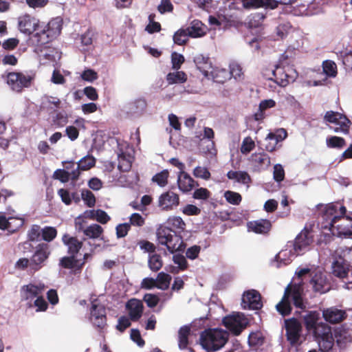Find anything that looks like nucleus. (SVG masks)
Here are the masks:
<instances>
[{"label": "nucleus", "instance_id": "obj_1", "mask_svg": "<svg viewBox=\"0 0 352 352\" xmlns=\"http://www.w3.org/2000/svg\"><path fill=\"white\" fill-rule=\"evenodd\" d=\"M222 324L227 329L209 328L201 333L199 344L208 352L217 351L227 343L229 333L239 336L248 326L249 321L242 312H233L223 318Z\"/></svg>", "mask_w": 352, "mask_h": 352}, {"label": "nucleus", "instance_id": "obj_2", "mask_svg": "<svg viewBox=\"0 0 352 352\" xmlns=\"http://www.w3.org/2000/svg\"><path fill=\"white\" fill-rule=\"evenodd\" d=\"M317 207H324L322 213L321 228L328 229L331 234L340 238H351L352 236V218H342L338 215V204L330 203L324 206L322 204Z\"/></svg>", "mask_w": 352, "mask_h": 352}, {"label": "nucleus", "instance_id": "obj_3", "mask_svg": "<svg viewBox=\"0 0 352 352\" xmlns=\"http://www.w3.org/2000/svg\"><path fill=\"white\" fill-rule=\"evenodd\" d=\"M63 23V19L60 16L53 18L46 25L41 26V30L35 32L30 38V41L36 47L35 52L40 53V55L47 60H56V55L48 52L50 47L47 45L60 34Z\"/></svg>", "mask_w": 352, "mask_h": 352}, {"label": "nucleus", "instance_id": "obj_4", "mask_svg": "<svg viewBox=\"0 0 352 352\" xmlns=\"http://www.w3.org/2000/svg\"><path fill=\"white\" fill-rule=\"evenodd\" d=\"M302 296L303 292L300 287L295 286L289 291L286 289L282 300L276 305L277 311L283 316H287L292 313L293 305L296 309H300L295 311L296 318H298L307 311Z\"/></svg>", "mask_w": 352, "mask_h": 352}, {"label": "nucleus", "instance_id": "obj_5", "mask_svg": "<svg viewBox=\"0 0 352 352\" xmlns=\"http://www.w3.org/2000/svg\"><path fill=\"white\" fill-rule=\"evenodd\" d=\"M295 274L298 278H302V276H308L309 284L315 293L323 294L331 289L332 285L330 279L318 268L314 270L308 267L298 268Z\"/></svg>", "mask_w": 352, "mask_h": 352}, {"label": "nucleus", "instance_id": "obj_6", "mask_svg": "<svg viewBox=\"0 0 352 352\" xmlns=\"http://www.w3.org/2000/svg\"><path fill=\"white\" fill-rule=\"evenodd\" d=\"M156 236L160 244L166 247L170 254L178 252L183 253L186 248L181 235L171 228L166 226H160L156 232Z\"/></svg>", "mask_w": 352, "mask_h": 352}, {"label": "nucleus", "instance_id": "obj_7", "mask_svg": "<svg viewBox=\"0 0 352 352\" xmlns=\"http://www.w3.org/2000/svg\"><path fill=\"white\" fill-rule=\"evenodd\" d=\"M88 319L99 333H103L107 326L105 307L100 303L92 302Z\"/></svg>", "mask_w": 352, "mask_h": 352}, {"label": "nucleus", "instance_id": "obj_8", "mask_svg": "<svg viewBox=\"0 0 352 352\" xmlns=\"http://www.w3.org/2000/svg\"><path fill=\"white\" fill-rule=\"evenodd\" d=\"M285 328L287 341L292 346H299L301 344L300 336L302 322L296 317L285 320Z\"/></svg>", "mask_w": 352, "mask_h": 352}, {"label": "nucleus", "instance_id": "obj_9", "mask_svg": "<svg viewBox=\"0 0 352 352\" xmlns=\"http://www.w3.org/2000/svg\"><path fill=\"white\" fill-rule=\"evenodd\" d=\"M33 80L32 76L21 72H12L7 75V83L16 92H21L23 88L30 87Z\"/></svg>", "mask_w": 352, "mask_h": 352}, {"label": "nucleus", "instance_id": "obj_10", "mask_svg": "<svg viewBox=\"0 0 352 352\" xmlns=\"http://www.w3.org/2000/svg\"><path fill=\"white\" fill-rule=\"evenodd\" d=\"M320 329L314 337L318 342L319 350L320 352H337L336 349L334 347V338L333 332L330 327H320Z\"/></svg>", "mask_w": 352, "mask_h": 352}, {"label": "nucleus", "instance_id": "obj_11", "mask_svg": "<svg viewBox=\"0 0 352 352\" xmlns=\"http://www.w3.org/2000/svg\"><path fill=\"white\" fill-rule=\"evenodd\" d=\"M50 255V245L46 243H40L30 257V270L34 272L39 270L44 265Z\"/></svg>", "mask_w": 352, "mask_h": 352}, {"label": "nucleus", "instance_id": "obj_12", "mask_svg": "<svg viewBox=\"0 0 352 352\" xmlns=\"http://www.w3.org/2000/svg\"><path fill=\"white\" fill-rule=\"evenodd\" d=\"M298 318H302L307 330L308 332L312 333L313 336L318 333V330H321L320 327H329L320 321V314L318 311H307Z\"/></svg>", "mask_w": 352, "mask_h": 352}, {"label": "nucleus", "instance_id": "obj_13", "mask_svg": "<svg viewBox=\"0 0 352 352\" xmlns=\"http://www.w3.org/2000/svg\"><path fill=\"white\" fill-rule=\"evenodd\" d=\"M313 242L310 230L305 228L295 238L294 241H288L287 246L294 248V251L300 255L308 249Z\"/></svg>", "mask_w": 352, "mask_h": 352}, {"label": "nucleus", "instance_id": "obj_14", "mask_svg": "<svg viewBox=\"0 0 352 352\" xmlns=\"http://www.w3.org/2000/svg\"><path fill=\"white\" fill-rule=\"evenodd\" d=\"M18 29L20 32L26 36L34 34V32L41 30V24L38 19L30 14H25L18 18Z\"/></svg>", "mask_w": 352, "mask_h": 352}, {"label": "nucleus", "instance_id": "obj_15", "mask_svg": "<svg viewBox=\"0 0 352 352\" xmlns=\"http://www.w3.org/2000/svg\"><path fill=\"white\" fill-rule=\"evenodd\" d=\"M241 306L243 309H261L263 307V303L260 293L255 289L244 292L241 299Z\"/></svg>", "mask_w": 352, "mask_h": 352}, {"label": "nucleus", "instance_id": "obj_16", "mask_svg": "<svg viewBox=\"0 0 352 352\" xmlns=\"http://www.w3.org/2000/svg\"><path fill=\"white\" fill-rule=\"evenodd\" d=\"M45 289V285L43 283L37 285L30 283L22 286L20 294L22 300L29 301L28 302V307H32V301L35 298H37L40 294L43 292Z\"/></svg>", "mask_w": 352, "mask_h": 352}, {"label": "nucleus", "instance_id": "obj_17", "mask_svg": "<svg viewBox=\"0 0 352 352\" xmlns=\"http://www.w3.org/2000/svg\"><path fill=\"white\" fill-rule=\"evenodd\" d=\"M300 255L294 251V248L285 245V248L280 251L274 257V261L276 262V267L279 268L283 265L289 264L294 258Z\"/></svg>", "mask_w": 352, "mask_h": 352}, {"label": "nucleus", "instance_id": "obj_18", "mask_svg": "<svg viewBox=\"0 0 352 352\" xmlns=\"http://www.w3.org/2000/svg\"><path fill=\"white\" fill-rule=\"evenodd\" d=\"M177 182L178 188L184 193H188L199 186L198 182L184 170L179 172Z\"/></svg>", "mask_w": 352, "mask_h": 352}, {"label": "nucleus", "instance_id": "obj_19", "mask_svg": "<svg viewBox=\"0 0 352 352\" xmlns=\"http://www.w3.org/2000/svg\"><path fill=\"white\" fill-rule=\"evenodd\" d=\"M147 103L145 99L138 98L129 102L124 107V111L131 118L140 116L146 110Z\"/></svg>", "mask_w": 352, "mask_h": 352}, {"label": "nucleus", "instance_id": "obj_20", "mask_svg": "<svg viewBox=\"0 0 352 352\" xmlns=\"http://www.w3.org/2000/svg\"><path fill=\"white\" fill-rule=\"evenodd\" d=\"M126 309L129 311V316L132 321H138L142 316L144 311L143 302L138 299L131 298L126 303Z\"/></svg>", "mask_w": 352, "mask_h": 352}, {"label": "nucleus", "instance_id": "obj_21", "mask_svg": "<svg viewBox=\"0 0 352 352\" xmlns=\"http://www.w3.org/2000/svg\"><path fill=\"white\" fill-rule=\"evenodd\" d=\"M322 316L326 322L335 324L344 320L346 317V313L344 310L331 307L323 310Z\"/></svg>", "mask_w": 352, "mask_h": 352}, {"label": "nucleus", "instance_id": "obj_22", "mask_svg": "<svg viewBox=\"0 0 352 352\" xmlns=\"http://www.w3.org/2000/svg\"><path fill=\"white\" fill-rule=\"evenodd\" d=\"M247 228L249 232L256 234H267L272 228V223L267 219H261L247 223Z\"/></svg>", "mask_w": 352, "mask_h": 352}, {"label": "nucleus", "instance_id": "obj_23", "mask_svg": "<svg viewBox=\"0 0 352 352\" xmlns=\"http://www.w3.org/2000/svg\"><path fill=\"white\" fill-rule=\"evenodd\" d=\"M333 274L340 278L349 279V265L342 256H339L332 263Z\"/></svg>", "mask_w": 352, "mask_h": 352}, {"label": "nucleus", "instance_id": "obj_24", "mask_svg": "<svg viewBox=\"0 0 352 352\" xmlns=\"http://www.w3.org/2000/svg\"><path fill=\"white\" fill-rule=\"evenodd\" d=\"M179 203L178 195L172 191L166 192L159 197V206L163 210L171 209L173 206H178Z\"/></svg>", "mask_w": 352, "mask_h": 352}, {"label": "nucleus", "instance_id": "obj_25", "mask_svg": "<svg viewBox=\"0 0 352 352\" xmlns=\"http://www.w3.org/2000/svg\"><path fill=\"white\" fill-rule=\"evenodd\" d=\"M333 336L340 349H344L351 342V336L349 331L343 326L333 329Z\"/></svg>", "mask_w": 352, "mask_h": 352}, {"label": "nucleus", "instance_id": "obj_26", "mask_svg": "<svg viewBox=\"0 0 352 352\" xmlns=\"http://www.w3.org/2000/svg\"><path fill=\"white\" fill-rule=\"evenodd\" d=\"M63 243L67 247V253L69 255L76 256L79 250L82 247V241L76 239V237L72 236L68 234H65L62 237Z\"/></svg>", "mask_w": 352, "mask_h": 352}, {"label": "nucleus", "instance_id": "obj_27", "mask_svg": "<svg viewBox=\"0 0 352 352\" xmlns=\"http://www.w3.org/2000/svg\"><path fill=\"white\" fill-rule=\"evenodd\" d=\"M193 61L197 68L203 74V75L209 78L212 76L214 78L212 72H209L208 69L212 68V63L208 56H205L203 54H198L194 57Z\"/></svg>", "mask_w": 352, "mask_h": 352}, {"label": "nucleus", "instance_id": "obj_28", "mask_svg": "<svg viewBox=\"0 0 352 352\" xmlns=\"http://www.w3.org/2000/svg\"><path fill=\"white\" fill-rule=\"evenodd\" d=\"M272 74L275 78L274 82L283 87H286L295 80L293 76L286 73L283 68L278 65L274 70H272Z\"/></svg>", "mask_w": 352, "mask_h": 352}, {"label": "nucleus", "instance_id": "obj_29", "mask_svg": "<svg viewBox=\"0 0 352 352\" xmlns=\"http://www.w3.org/2000/svg\"><path fill=\"white\" fill-rule=\"evenodd\" d=\"M190 327L188 324L181 327L178 331V346L180 349H185L188 344V336Z\"/></svg>", "mask_w": 352, "mask_h": 352}, {"label": "nucleus", "instance_id": "obj_30", "mask_svg": "<svg viewBox=\"0 0 352 352\" xmlns=\"http://www.w3.org/2000/svg\"><path fill=\"white\" fill-rule=\"evenodd\" d=\"M203 26L204 24L201 21L195 19L191 22L190 25L186 29L189 31L191 38H198L205 34Z\"/></svg>", "mask_w": 352, "mask_h": 352}, {"label": "nucleus", "instance_id": "obj_31", "mask_svg": "<svg viewBox=\"0 0 352 352\" xmlns=\"http://www.w3.org/2000/svg\"><path fill=\"white\" fill-rule=\"evenodd\" d=\"M166 80L169 85L181 84L187 80V76L182 71L175 70V72H169L166 75Z\"/></svg>", "mask_w": 352, "mask_h": 352}, {"label": "nucleus", "instance_id": "obj_32", "mask_svg": "<svg viewBox=\"0 0 352 352\" xmlns=\"http://www.w3.org/2000/svg\"><path fill=\"white\" fill-rule=\"evenodd\" d=\"M155 279H156L157 289L166 290L170 286L172 277L166 272H160Z\"/></svg>", "mask_w": 352, "mask_h": 352}, {"label": "nucleus", "instance_id": "obj_33", "mask_svg": "<svg viewBox=\"0 0 352 352\" xmlns=\"http://www.w3.org/2000/svg\"><path fill=\"white\" fill-rule=\"evenodd\" d=\"M250 160L253 163L257 164L259 166L258 168L263 166L267 168L270 165V158L269 155L264 152L252 154Z\"/></svg>", "mask_w": 352, "mask_h": 352}, {"label": "nucleus", "instance_id": "obj_34", "mask_svg": "<svg viewBox=\"0 0 352 352\" xmlns=\"http://www.w3.org/2000/svg\"><path fill=\"white\" fill-rule=\"evenodd\" d=\"M267 11L265 10L263 12H256L251 14L249 20V26L250 28H256L262 25L264 19L266 18Z\"/></svg>", "mask_w": 352, "mask_h": 352}, {"label": "nucleus", "instance_id": "obj_35", "mask_svg": "<svg viewBox=\"0 0 352 352\" xmlns=\"http://www.w3.org/2000/svg\"><path fill=\"white\" fill-rule=\"evenodd\" d=\"M10 217L6 218L4 215L0 216V229L3 230H7L10 233H14L17 231L20 228L23 226V222L19 220H15L17 223H16V226H14V228L13 227H10V221H9Z\"/></svg>", "mask_w": 352, "mask_h": 352}, {"label": "nucleus", "instance_id": "obj_36", "mask_svg": "<svg viewBox=\"0 0 352 352\" xmlns=\"http://www.w3.org/2000/svg\"><path fill=\"white\" fill-rule=\"evenodd\" d=\"M103 232V228L97 223H92L85 228L84 235L89 239H97Z\"/></svg>", "mask_w": 352, "mask_h": 352}, {"label": "nucleus", "instance_id": "obj_37", "mask_svg": "<svg viewBox=\"0 0 352 352\" xmlns=\"http://www.w3.org/2000/svg\"><path fill=\"white\" fill-rule=\"evenodd\" d=\"M148 265L151 271H159L163 265L161 256L157 254L156 252L151 254V255H148Z\"/></svg>", "mask_w": 352, "mask_h": 352}, {"label": "nucleus", "instance_id": "obj_38", "mask_svg": "<svg viewBox=\"0 0 352 352\" xmlns=\"http://www.w3.org/2000/svg\"><path fill=\"white\" fill-rule=\"evenodd\" d=\"M189 37V31L186 28H180L175 32L173 39L175 44L182 45L188 42Z\"/></svg>", "mask_w": 352, "mask_h": 352}, {"label": "nucleus", "instance_id": "obj_39", "mask_svg": "<svg viewBox=\"0 0 352 352\" xmlns=\"http://www.w3.org/2000/svg\"><path fill=\"white\" fill-rule=\"evenodd\" d=\"M96 162V160L93 155L87 154L82 157L77 162V164L78 165V168H80L81 170H87L95 166Z\"/></svg>", "mask_w": 352, "mask_h": 352}, {"label": "nucleus", "instance_id": "obj_40", "mask_svg": "<svg viewBox=\"0 0 352 352\" xmlns=\"http://www.w3.org/2000/svg\"><path fill=\"white\" fill-rule=\"evenodd\" d=\"M41 234L42 228L38 225L34 224L28 231V239L32 242H39L42 241Z\"/></svg>", "mask_w": 352, "mask_h": 352}, {"label": "nucleus", "instance_id": "obj_41", "mask_svg": "<svg viewBox=\"0 0 352 352\" xmlns=\"http://www.w3.org/2000/svg\"><path fill=\"white\" fill-rule=\"evenodd\" d=\"M322 69L324 74L327 77L334 78L337 75V66L333 60H324L322 63Z\"/></svg>", "mask_w": 352, "mask_h": 352}, {"label": "nucleus", "instance_id": "obj_42", "mask_svg": "<svg viewBox=\"0 0 352 352\" xmlns=\"http://www.w3.org/2000/svg\"><path fill=\"white\" fill-rule=\"evenodd\" d=\"M118 158L120 160L118 168L122 172H127L131 168V156L126 155L124 152L118 154Z\"/></svg>", "mask_w": 352, "mask_h": 352}, {"label": "nucleus", "instance_id": "obj_43", "mask_svg": "<svg viewBox=\"0 0 352 352\" xmlns=\"http://www.w3.org/2000/svg\"><path fill=\"white\" fill-rule=\"evenodd\" d=\"M326 144L329 148L341 149L345 145L346 141L341 137L329 136L326 139Z\"/></svg>", "mask_w": 352, "mask_h": 352}, {"label": "nucleus", "instance_id": "obj_44", "mask_svg": "<svg viewBox=\"0 0 352 352\" xmlns=\"http://www.w3.org/2000/svg\"><path fill=\"white\" fill-rule=\"evenodd\" d=\"M57 236V230L55 227L45 226L42 228V241L47 243L52 241Z\"/></svg>", "mask_w": 352, "mask_h": 352}, {"label": "nucleus", "instance_id": "obj_45", "mask_svg": "<svg viewBox=\"0 0 352 352\" xmlns=\"http://www.w3.org/2000/svg\"><path fill=\"white\" fill-rule=\"evenodd\" d=\"M264 338L260 332H251L248 338V345L251 347L262 346Z\"/></svg>", "mask_w": 352, "mask_h": 352}, {"label": "nucleus", "instance_id": "obj_46", "mask_svg": "<svg viewBox=\"0 0 352 352\" xmlns=\"http://www.w3.org/2000/svg\"><path fill=\"white\" fill-rule=\"evenodd\" d=\"M81 199L87 207L92 208L95 206L96 197L89 190L84 189L81 191Z\"/></svg>", "mask_w": 352, "mask_h": 352}, {"label": "nucleus", "instance_id": "obj_47", "mask_svg": "<svg viewBox=\"0 0 352 352\" xmlns=\"http://www.w3.org/2000/svg\"><path fill=\"white\" fill-rule=\"evenodd\" d=\"M224 197L228 203L236 206L239 205L242 199V197L239 192L231 190L225 191Z\"/></svg>", "mask_w": 352, "mask_h": 352}, {"label": "nucleus", "instance_id": "obj_48", "mask_svg": "<svg viewBox=\"0 0 352 352\" xmlns=\"http://www.w3.org/2000/svg\"><path fill=\"white\" fill-rule=\"evenodd\" d=\"M168 177V172L167 170H164L160 173H156L152 178V181L157 184L160 187H164L167 184Z\"/></svg>", "mask_w": 352, "mask_h": 352}, {"label": "nucleus", "instance_id": "obj_49", "mask_svg": "<svg viewBox=\"0 0 352 352\" xmlns=\"http://www.w3.org/2000/svg\"><path fill=\"white\" fill-rule=\"evenodd\" d=\"M76 261V256L73 255L65 256L60 259L59 265L65 269L73 270Z\"/></svg>", "mask_w": 352, "mask_h": 352}, {"label": "nucleus", "instance_id": "obj_50", "mask_svg": "<svg viewBox=\"0 0 352 352\" xmlns=\"http://www.w3.org/2000/svg\"><path fill=\"white\" fill-rule=\"evenodd\" d=\"M292 26L289 22L280 23L276 28V34L280 38H285L289 33Z\"/></svg>", "mask_w": 352, "mask_h": 352}, {"label": "nucleus", "instance_id": "obj_51", "mask_svg": "<svg viewBox=\"0 0 352 352\" xmlns=\"http://www.w3.org/2000/svg\"><path fill=\"white\" fill-rule=\"evenodd\" d=\"M184 60V56L182 54L177 53L176 52H173L171 54V63L173 69H179Z\"/></svg>", "mask_w": 352, "mask_h": 352}, {"label": "nucleus", "instance_id": "obj_52", "mask_svg": "<svg viewBox=\"0 0 352 352\" xmlns=\"http://www.w3.org/2000/svg\"><path fill=\"white\" fill-rule=\"evenodd\" d=\"M80 77L85 81L92 82L98 78V75L94 69L85 68L81 73Z\"/></svg>", "mask_w": 352, "mask_h": 352}, {"label": "nucleus", "instance_id": "obj_53", "mask_svg": "<svg viewBox=\"0 0 352 352\" xmlns=\"http://www.w3.org/2000/svg\"><path fill=\"white\" fill-rule=\"evenodd\" d=\"M173 261L175 264L177 265L180 270L184 271L188 267V263L186 257L182 254H175L173 256Z\"/></svg>", "mask_w": 352, "mask_h": 352}, {"label": "nucleus", "instance_id": "obj_54", "mask_svg": "<svg viewBox=\"0 0 352 352\" xmlns=\"http://www.w3.org/2000/svg\"><path fill=\"white\" fill-rule=\"evenodd\" d=\"M54 124L58 127H63L68 122V117L65 112L59 111L53 118Z\"/></svg>", "mask_w": 352, "mask_h": 352}, {"label": "nucleus", "instance_id": "obj_55", "mask_svg": "<svg viewBox=\"0 0 352 352\" xmlns=\"http://www.w3.org/2000/svg\"><path fill=\"white\" fill-rule=\"evenodd\" d=\"M193 175L197 178H201L208 180L210 178V173L206 167L197 166L193 170Z\"/></svg>", "mask_w": 352, "mask_h": 352}, {"label": "nucleus", "instance_id": "obj_56", "mask_svg": "<svg viewBox=\"0 0 352 352\" xmlns=\"http://www.w3.org/2000/svg\"><path fill=\"white\" fill-rule=\"evenodd\" d=\"M53 177L62 183H66L70 180L69 171L65 169H57L54 171Z\"/></svg>", "mask_w": 352, "mask_h": 352}, {"label": "nucleus", "instance_id": "obj_57", "mask_svg": "<svg viewBox=\"0 0 352 352\" xmlns=\"http://www.w3.org/2000/svg\"><path fill=\"white\" fill-rule=\"evenodd\" d=\"M342 116H344V114L338 111H328L326 112L324 119L329 123L336 124L338 120H342Z\"/></svg>", "mask_w": 352, "mask_h": 352}, {"label": "nucleus", "instance_id": "obj_58", "mask_svg": "<svg viewBox=\"0 0 352 352\" xmlns=\"http://www.w3.org/2000/svg\"><path fill=\"white\" fill-rule=\"evenodd\" d=\"M255 146V143L252 140V139L250 137H246L243 139L241 146V152L243 154H248L251 151L253 150V148Z\"/></svg>", "mask_w": 352, "mask_h": 352}, {"label": "nucleus", "instance_id": "obj_59", "mask_svg": "<svg viewBox=\"0 0 352 352\" xmlns=\"http://www.w3.org/2000/svg\"><path fill=\"white\" fill-rule=\"evenodd\" d=\"M143 300L146 302L149 308L155 307L160 302V298L157 295L154 294H145L143 297Z\"/></svg>", "mask_w": 352, "mask_h": 352}, {"label": "nucleus", "instance_id": "obj_60", "mask_svg": "<svg viewBox=\"0 0 352 352\" xmlns=\"http://www.w3.org/2000/svg\"><path fill=\"white\" fill-rule=\"evenodd\" d=\"M138 245H140V248L144 252H148V255L156 252V246L153 243L147 240H140L138 242Z\"/></svg>", "mask_w": 352, "mask_h": 352}, {"label": "nucleus", "instance_id": "obj_61", "mask_svg": "<svg viewBox=\"0 0 352 352\" xmlns=\"http://www.w3.org/2000/svg\"><path fill=\"white\" fill-rule=\"evenodd\" d=\"M273 177L274 179L278 183H280L282 181H283L285 178V170L281 164H276L274 165Z\"/></svg>", "mask_w": 352, "mask_h": 352}, {"label": "nucleus", "instance_id": "obj_62", "mask_svg": "<svg viewBox=\"0 0 352 352\" xmlns=\"http://www.w3.org/2000/svg\"><path fill=\"white\" fill-rule=\"evenodd\" d=\"M127 223L130 226H134L141 227L144 224L145 220L140 213L134 212L129 217V222Z\"/></svg>", "mask_w": 352, "mask_h": 352}, {"label": "nucleus", "instance_id": "obj_63", "mask_svg": "<svg viewBox=\"0 0 352 352\" xmlns=\"http://www.w3.org/2000/svg\"><path fill=\"white\" fill-rule=\"evenodd\" d=\"M131 320L130 318H128L126 316H121L118 320L116 329L120 332H124L131 325Z\"/></svg>", "mask_w": 352, "mask_h": 352}, {"label": "nucleus", "instance_id": "obj_64", "mask_svg": "<svg viewBox=\"0 0 352 352\" xmlns=\"http://www.w3.org/2000/svg\"><path fill=\"white\" fill-rule=\"evenodd\" d=\"M130 229L131 226L127 222L118 224L116 228L117 237L120 239L126 236Z\"/></svg>", "mask_w": 352, "mask_h": 352}]
</instances>
